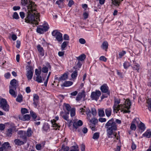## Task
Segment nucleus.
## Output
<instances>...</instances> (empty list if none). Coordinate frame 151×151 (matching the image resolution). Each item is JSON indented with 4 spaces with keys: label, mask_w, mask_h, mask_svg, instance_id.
I'll use <instances>...</instances> for the list:
<instances>
[{
    "label": "nucleus",
    "mask_w": 151,
    "mask_h": 151,
    "mask_svg": "<svg viewBox=\"0 0 151 151\" xmlns=\"http://www.w3.org/2000/svg\"><path fill=\"white\" fill-rule=\"evenodd\" d=\"M39 99V97L37 94H34L33 95V101H38Z\"/></svg>",
    "instance_id": "nucleus-50"
},
{
    "label": "nucleus",
    "mask_w": 151,
    "mask_h": 151,
    "mask_svg": "<svg viewBox=\"0 0 151 151\" xmlns=\"http://www.w3.org/2000/svg\"><path fill=\"white\" fill-rule=\"evenodd\" d=\"M123 0H112V3L115 6L118 7Z\"/></svg>",
    "instance_id": "nucleus-24"
},
{
    "label": "nucleus",
    "mask_w": 151,
    "mask_h": 151,
    "mask_svg": "<svg viewBox=\"0 0 151 151\" xmlns=\"http://www.w3.org/2000/svg\"><path fill=\"white\" fill-rule=\"evenodd\" d=\"M86 114L88 117H90L91 116V113L89 109L87 110L86 111Z\"/></svg>",
    "instance_id": "nucleus-57"
},
{
    "label": "nucleus",
    "mask_w": 151,
    "mask_h": 151,
    "mask_svg": "<svg viewBox=\"0 0 151 151\" xmlns=\"http://www.w3.org/2000/svg\"><path fill=\"white\" fill-rule=\"evenodd\" d=\"M41 73V70H39L37 69L35 70V74L37 76H40Z\"/></svg>",
    "instance_id": "nucleus-56"
},
{
    "label": "nucleus",
    "mask_w": 151,
    "mask_h": 151,
    "mask_svg": "<svg viewBox=\"0 0 151 151\" xmlns=\"http://www.w3.org/2000/svg\"><path fill=\"white\" fill-rule=\"evenodd\" d=\"M133 62L134 65L133 66H132V68L134 70H136L137 72H139V64L136 63L134 60H133Z\"/></svg>",
    "instance_id": "nucleus-22"
},
{
    "label": "nucleus",
    "mask_w": 151,
    "mask_h": 151,
    "mask_svg": "<svg viewBox=\"0 0 151 151\" xmlns=\"http://www.w3.org/2000/svg\"><path fill=\"white\" fill-rule=\"evenodd\" d=\"M91 114L93 116H95L96 114V109L94 108H92L91 109Z\"/></svg>",
    "instance_id": "nucleus-60"
},
{
    "label": "nucleus",
    "mask_w": 151,
    "mask_h": 151,
    "mask_svg": "<svg viewBox=\"0 0 151 151\" xmlns=\"http://www.w3.org/2000/svg\"><path fill=\"white\" fill-rule=\"evenodd\" d=\"M14 142L16 145L19 146L23 145L26 143V142L21 140L18 139H15L14 140Z\"/></svg>",
    "instance_id": "nucleus-18"
},
{
    "label": "nucleus",
    "mask_w": 151,
    "mask_h": 151,
    "mask_svg": "<svg viewBox=\"0 0 151 151\" xmlns=\"http://www.w3.org/2000/svg\"><path fill=\"white\" fill-rule=\"evenodd\" d=\"M126 53V51L122 50L119 53V58H121Z\"/></svg>",
    "instance_id": "nucleus-47"
},
{
    "label": "nucleus",
    "mask_w": 151,
    "mask_h": 151,
    "mask_svg": "<svg viewBox=\"0 0 151 151\" xmlns=\"http://www.w3.org/2000/svg\"><path fill=\"white\" fill-rule=\"evenodd\" d=\"M63 39L64 40H69V38L68 35L66 34L64 35Z\"/></svg>",
    "instance_id": "nucleus-63"
},
{
    "label": "nucleus",
    "mask_w": 151,
    "mask_h": 151,
    "mask_svg": "<svg viewBox=\"0 0 151 151\" xmlns=\"http://www.w3.org/2000/svg\"><path fill=\"white\" fill-rule=\"evenodd\" d=\"M137 127L139 131L141 132L144 131L146 128L145 124L141 122L137 124Z\"/></svg>",
    "instance_id": "nucleus-16"
},
{
    "label": "nucleus",
    "mask_w": 151,
    "mask_h": 151,
    "mask_svg": "<svg viewBox=\"0 0 151 151\" xmlns=\"http://www.w3.org/2000/svg\"><path fill=\"white\" fill-rule=\"evenodd\" d=\"M16 101L17 102H21L22 101V95H19L16 99Z\"/></svg>",
    "instance_id": "nucleus-46"
},
{
    "label": "nucleus",
    "mask_w": 151,
    "mask_h": 151,
    "mask_svg": "<svg viewBox=\"0 0 151 151\" xmlns=\"http://www.w3.org/2000/svg\"><path fill=\"white\" fill-rule=\"evenodd\" d=\"M5 128V123L4 124H0V130H3Z\"/></svg>",
    "instance_id": "nucleus-58"
},
{
    "label": "nucleus",
    "mask_w": 151,
    "mask_h": 151,
    "mask_svg": "<svg viewBox=\"0 0 151 151\" xmlns=\"http://www.w3.org/2000/svg\"><path fill=\"white\" fill-rule=\"evenodd\" d=\"M79 42L81 44H84L86 43L85 40L83 38H80L79 40Z\"/></svg>",
    "instance_id": "nucleus-59"
},
{
    "label": "nucleus",
    "mask_w": 151,
    "mask_h": 151,
    "mask_svg": "<svg viewBox=\"0 0 151 151\" xmlns=\"http://www.w3.org/2000/svg\"><path fill=\"white\" fill-rule=\"evenodd\" d=\"M83 124V122L80 120L77 121H74L73 123V126L76 129H77L79 127L82 125Z\"/></svg>",
    "instance_id": "nucleus-17"
},
{
    "label": "nucleus",
    "mask_w": 151,
    "mask_h": 151,
    "mask_svg": "<svg viewBox=\"0 0 151 151\" xmlns=\"http://www.w3.org/2000/svg\"><path fill=\"white\" fill-rule=\"evenodd\" d=\"M61 116L65 120L68 121V117L69 116H67L64 114V113L62 111L60 113Z\"/></svg>",
    "instance_id": "nucleus-40"
},
{
    "label": "nucleus",
    "mask_w": 151,
    "mask_h": 151,
    "mask_svg": "<svg viewBox=\"0 0 151 151\" xmlns=\"http://www.w3.org/2000/svg\"><path fill=\"white\" fill-rule=\"evenodd\" d=\"M99 59L100 60L103 61L104 62L106 61L107 60V58L104 56H101L99 58Z\"/></svg>",
    "instance_id": "nucleus-62"
},
{
    "label": "nucleus",
    "mask_w": 151,
    "mask_h": 151,
    "mask_svg": "<svg viewBox=\"0 0 151 151\" xmlns=\"http://www.w3.org/2000/svg\"><path fill=\"white\" fill-rule=\"evenodd\" d=\"M12 17L14 19H18L19 18V15L17 12H14V13Z\"/></svg>",
    "instance_id": "nucleus-53"
},
{
    "label": "nucleus",
    "mask_w": 151,
    "mask_h": 151,
    "mask_svg": "<svg viewBox=\"0 0 151 151\" xmlns=\"http://www.w3.org/2000/svg\"><path fill=\"white\" fill-rule=\"evenodd\" d=\"M125 105L123 104H120V105H117L116 106V108L115 109H113L114 112H116V113L119 111V110H121V112H123V113H129L130 112V110H127L126 109H125Z\"/></svg>",
    "instance_id": "nucleus-6"
},
{
    "label": "nucleus",
    "mask_w": 151,
    "mask_h": 151,
    "mask_svg": "<svg viewBox=\"0 0 151 151\" xmlns=\"http://www.w3.org/2000/svg\"><path fill=\"white\" fill-rule=\"evenodd\" d=\"M106 115L108 117H109L111 114L112 110L111 108H108L105 110Z\"/></svg>",
    "instance_id": "nucleus-33"
},
{
    "label": "nucleus",
    "mask_w": 151,
    "mask_h": 151,
    "mask_svg": "<svg viewBox=\"0 0 151 151\" xmlns=\"http://www.w3.org/2000/svg\"><path fill=\"white\" fill-rule=\"evenodd\" d=\"M68 43V41H64L62 43L61 45V49L62 51L65 49V48L67 47Z\"/></svg>",
    "instance_id": "nucleus-35"
},
{
    "label": "nucleus",
    "mask_w": 151,
    "mask_h": 151,
    "mask_svg": "<svg viewBox=\"0 0 151 151\" xmlns=\"http://www.w3.org/2000/svg\"><path fill=\"white\" fill-rule=\"evenodd\" d=\"M21 4L24 6H26L27 9L32 8L35 7H37L34 2L29 0H21Z\"/></svg>",
    "instance_id": "nucleus-3"
},
{
    "label": "nucleus",
    "mask_w": 151,
    "mask_h": 151,
    "mask_svg": "<svg viewBox=\"0 0 151 151\" xmlns=\"http://www.w3.org/2000/svg\"><path fill=\"white\" fill-rule=\"evenodd\" d=\"M99 133H95L93 137V138L94 139H98L99 137Z\"/></svg>",
    "instance_id": "nucleus-49"
},
{
    "label": "nucleus",
    "mask_w": 151,
    "mask_h": 151,
    "mask_svg": "<svg viewBox=\"0 0 151 151\" xmlns=\"http://www.w3.org/2000/svg\"><path fill=\"white\" fill-rule=\"evenodd\" d=\"M69 147L68 146H65L64 144H63L62 146V149L63 151H68L69 150Z\"/></svg>",
    "instance_id": "nucleus-48"
},
{
    "label": "nucleus",
    "mask_w": 151,
    "mask_h": 151,
    "mask_svg": "<svg viewBox=\"0 0 151 151\" xmlns=\"http://www.w3.org/2000/svg\"><path fill=\"white\" fill-rule=\"evenodd\" d=\"M42 71L44 73H47L48 71V68L45 66H44L42 68Z\"/></svg>",
    "instance_id": "nucleus-55"
},
{
    "label": "nucleus",
    "mask_w": 151,
    "mask_h": 151,
    "mask_svg": "<svg viewBox=\"0 0 151 151\" xmlns=\"http://www.w3.org/2000/svg\"><path fill=\"white\" fill-rule=\"evenodd\" d=\"M83 17L84 19H87L88 16V13L86 12H85L83 13Z\"/></svg>",
    "instance_id": "nucleus-64"
},
{
    "label": "nucleus",
    "mask_w": 151,
    "mask_h": 151,
    "mask_svg": "<svg viewBox=\"0 0 151 151\" xmlns=\"http://www.w3.org/2000/svg\"><path fill=\"white\" fill-rule=\"evenodd\" d=\"M100 90L102 93H106V94L109 95L110 94L109 88L106 84H104L100 87Z\"/></svg>",
    "instance_id": "nucleus-12"
},
{
    "label": "nucleus",
    "mask_w": 151,
    "mask_h": 151,
    "mask_svg": "<svg viewBox=\"0 0 151 151\" xmlns=\"http://www.w3.org/2000/svg\"><path fill=\"white\" fill-rule=\"evenodd\" d=\"M49 27L47 25L40 26L37 27V32L40 34H42L47 31Z\"/></svg>",
    "instance_id": "nucleus-11"
},
{
    "label": "nucleus",
    "mask_w": 151,
    "mask_h": 151,
    "mask_svg": "<svg viewBox=\"0 0 151 151\" xmlns=\"http://www.w3.org/2000/svg\"><path fill=\"white\" fill-rule=\"evenodd\" d=\"M73 84V82L72 81H65L64 82L63 84L61 85V86L62 87L63 86L68 87L71 86Z\"/></svg>",
    "instance_id": "nucleus-25"
},
{
    "label": "nucleus",
    "mask_w": 151,
    "mask_h": 151,
    "mask_svg": "<svg viewBox=\"0 0 151 151\" xmlns=\"http://www.w3.org/2000/svg\"><path fill=\"white\" fill-rule=\"evenodd\" d=\"M139 120L138 119H134L131 124L130 129L133 131H135L136 129V124L137 125L139 123Z\"/></svg>",
    "instance_id": "nucleus-15"
},
{
    "label": "nucleus",
    "mask_w": 151,
    "mask_h": 151,
    "mask_svg": "<svg viewBox=\"0 0 151 151\" xmlns=\"http://www.w3.org/2000/svg\"><path fill=\"white\" fill-rule=\"evenodd\" d=\"M40 13L37 11V7L28 8L26 13L25 22L35 25H38L40 21Z\"/></svg>",
    "instance_id": "nucleus-1"
},
{
    "label": "nucleus",
    "mask_w": 151,
    "mask_h": 151,
    "mask_svg": "<svg viewBox=\"0 0 151 151\" xmlns=\"http://www.w3.org/2000/svg\"><path fill=\"white\" fill-rule=\"evenodd\" d=\"M78 71L77 70H75L72 73L71 75V77L73 79L75 78L78 75Z\"/></svg>",
    "instance_id": "nucleus-44"
},
{
    "label": "nucleus",
    "mask_w": 151,
    "mask_h": 151,
    "mask_svg": "<svg viewBox=\"0 0 151 151\" xmlns=\"http://www.w3.org/2000/svg\"><path fill=\"white\" fill-rule=\"evenodd\" d=\"M108 44L107 41H104L102 43V47L103 49L106 50L108 48Z\"/></svg>",
    "instance_id": "nucleus-41"
},
{
    "label": "nucleus",
    "mask_w": 151,
    "mask_h": 151,
    "mask_svg": "<svg viewBox=\"0 0 151 151\" xmlns=\"http://www.w3.org/2000/svg\"><path fill=\"white\" fill-rule=\"evenodd\" d=\"M26 76L28 80H31L33 77V69L31 65L28 66L27 69Z\"/></svg>",
    "instance_id": "nucleus-7"
},
{
    "label": "nucleus",
    "mask_w": 151,
    "mask_h": 151,
    "mask_svg": "<svg viewBox=\"0 0 151 151\" xmlns=\"http://www.w3.org/2000/svg\"><path fill=\"white\" fill-rule=\"evenodd\" d=\"M30 114L34 121H36V119L37 117L36 113L32 110L30 111Z\"/></svg>",
    "instance_id": "nucleus-34"
},
{
    "label": "nucleus",
    "mask_w": 151,
    "mask_h": 151,
    "mask_svg": "<svg viewBox=\"0 0 151 151\" xmlns=\"http://www.w3.org/2000/svg\"><path fill=\"white\" fill-rule=\"evenodd\" d=\"M0 107L5 111H8L9 106L6 100L4 98L1 99L0 101Z\"/></svg>",
    "instance_id": "nucleus-4"
},
{
    "label": "nucleus",
    "mask_w": 151,
    "mask_h": 151,
    "mask_svg": "<svg viewBox=\"0 0 151 151\" xmlns=\"http://www.w3.org/2000/svg\"><path fill=\"white\" fill-rule=\"evenodd\" d=\"M64 104L67 111H70V110L71 107L69 104L65 103Z\"/></svg>",
    "instance_id": "nucleus-51"
},
{
    "label": "nucleus",
    "mask_w": 151,
    "mask_h": 151,
    "mask_svg": "<svg viewBox=\"0 0 151 151\" xmlns=\"http://www.w3.org/2000/svg\"><path fill=\"white\" fill-rule=\"evenodd\" d=\"M54 122H53L52 120H51V123L52 125L53 129L55 130H57L58 129L59 130L60 127V126L58 125L56 123H55L56 121L54 120Z\"/></svg>",
    "instance_id": "nucleus-29"
},
{
    "label": "nucleus",
    "mask_w": 151,
    "mask_h": 151,
    "mask_svg": "<svg viewBox=\"0 0 151 151\" xmlns=\"http://www.w3.org/2000/svg\"><path fill=\"white\" fill-rule=\"evenodd\" d=\"M50 125L47 123H44L42 127L43 130L45 132H47L50 129Z\"/></svg>",
    "instance_id": "nucleus-27"
},
{
    "label": "nucleus",
    "mask_w": 151,
    "mask_h": 151,
    "mask_svg": "<svg viewBox=\"0 0 151 151\" xmlns=\"http://www.w3.org/2000/svg\"><path fill=\"white\" fill-rule=\"evenodd\" d=\"M85 96V95L84 94V93L83 92L81 93L80 94H78L77 95L76 97V100L77 101H79L81 100L83 96Z\"/></svg>",
    "instance_id": "nucleus-36"
},
{
    "label": "nucleus",
    "mask_w": 151,
    "mask_h": 151,
    "mask_svg": "<svg viewBox=\"0 0 151 151\" xmlns=\"http://www.w3.org/2000/svg\"><path fill=\"white\" fill-rule=\"evenodd\" d=\"M147 106L149 110L151 111V98L148 99L147 100Z\"/></svg>",
    "instance_id": "nucleus-38"
},
{
    "label": "nucleus",
    "mask_w": 151,
    "mask_h": 151,
    "mask_svg": "<svg viewBox=\"0 0 151 151\" xmlns=\"http://www.w3.org/2000/svg\"><path fill=\"white\" fill-rule=\"evenodd\" d=\"M6 128H7L8 132H16V127L14 124L12 123H5Z\"/></svg>",
    "instance_id": "nucleus-8"
},
{
    "label": "nucleus",
    "mask_w": 151,
    "mask_h": 151,
    "mask_svg": "<svg viewBox=\"0 0 151 151\" xmlns=\"http://www.w3.org/2000/svg\"><path fill=\"white\" fill-rule=\"evenodd\" d=\"M96 124H90L89 127L92 131H96L97 129L96 128Z\"/></svg>",
    "instance_id": "nucleus-42"
},
{
    "label": "nucleus",
    "mask_w": 151,
    "mask_h": 151,
    "mask_svg": "<svg viewBox=\"0 0 151 151\" xmlns=\"http://www.w3.org/2000/svg\"><path fill=\"white\" fill-rule=\"evenodd\" d=\"M37 48L38 51L40 53V55L41 56H43L44 55V51L43 48L40 45H38L37 46Z\"/></svg>",
    "instance_id": "nucleus-21"
},
{
    "label": "nucleus",
    "mask_w": 151,
    "mask_h": 151,
    "mask_svg": "<svg viewBox=\"0 0 151 151\" xmlns=\"http://www.w3.org/2000/svg\"><path fill=\"white\" fill-rule=\"evenodd\" d=\"M76 58L78 61H82L86 58V56L84 54H83Z\"/></svg>",
    "instance_id": "nucleus-31"
},
{
    "label": "nucleus",
    "mask_w": 151,
    "mask_h": 151,
    "mask_svg": "<svg viewBox=\"0 0 151 151\" xmlns=\"http://www.w3.org/2000/svg\"><path fill=\"white\" fill-rule=\"evenodd\" d=\"M101 94V92L99 90H96L95 92H92L91 94V97L92 100L97 101Z\"/></svg>",
    "instance_id": "nucleus-10"
},
{
    "label": "nucleus",
    "mask_w": 151,
    "mask_h": 151,
    "mask_svg": "<svg viewBox=\"0 0 151 151\" xmlns=\"http://www.w3.org/2000/svg\"><path fill=\"white\" fill-rule=\"evenodd\" d=\"M120 99L117 98H115L114 99V103L113 107V109L114 110L115 108H116V106L117 105H119V104L120 103Z\"/></svg>",
    "instance_id": "nucleus-32"
},
{
    "label": "nucleus",
    "mask_w": 151,
    "mask_h": 151,
    "mask_svg": "<svg viewBox=\"0 0 151 151\" xmlns=\"http://www.w3.org/2000/svg\"><path fill=\"white\" fill-rule=\"evenodd\" d=\"M142 137H145L149 138L151 137V133H144L143 134Z\"/></svg>",
    "instance_id": "nucleus-52"
},
{
    "label": "nucleus",
    "mask_w": 151,
    "mask_h": 151,
    "mask_svg": "<svg viewBox=\"0 0 151 151\" xmlns=\"http://www.w3.org/2000/svg\"><path fill=\"white\" fill-rule=\"evenodd\" d=\"M125 104H123V105H124L125 109H127V110H129V109H130L131 104V101L129 99H127L125 101Z\"/></svg>",
    "instance_id": "nucleus-20"
},
{
    "label": "nucleus",
    "mask_w": 151,
    "mask_h": 151,
    "mask_svg": "<svg viewBox=\"0 0 151 151\" xmlns=\"http://www.w3.org/2000/svg\"><path fill=\"white\" fill-rule=\"evenodd\" d=\"M34 80L37 82L38 83H41L42 82V78L41 76H37L35 77V76L33 77Z\"/></svg>",
    "instance_id": "nucleus-30"
},
{
    "label": "nucleus",
    "mask_w": 151,
    "mask_h": 151,
    "mask_svg": "<svg viewBox=\"0 0 151 151\" xmlns=\"http://www.w3.org/2000/svg\"><path fill=\"white\" fill-rule=\"evenodd\" d=\"M74 4V2L73 0H70L68 2V6L69 7H71Z\"/></svg>",
    "instance_id": "nucleus-61"
},
{
    "label": "nucleus",
    "mask_w": 151,
    "mask_h": 151,
    "mask_svg": "<svg viewBox=\"0 0 151 151\" xmlns=\"http://www.w3.org/2000/svg\"><path fill=\"white\" fill-rule=\"evenodd\" d=\"M123 66L124 68L125 69H127L129 67L131 66V64L128 61H125L123 63Z\"/></svg>",
    "instance_id": "nucleus-39"
},
{
    "label": "nucleus",
    "mask_w": 151,
    "mask_h": 151,
    "mask_svg": "<svg viewBox=\"0 0 151 151\" xmlns=\"http://www.w3.org/2000/svg\"><path fill=\"white\" fill-rule=\"evenodd\" d=\"M2 147L4 150H6L7 149H11V147L9 143L8 142H5L2 145Z\"/></svg>",
    "instance_id": "nucleus-23"
},
{
    "label": "nucleus",
    "mask_w": 151,
    "mask_h": 151,
    "mask_svg": "<svg viewBox=\"0 0 151 151\" xmlns=\"http://www.w3.org/2000/svg\"><path fill=\"white\" fill-rule=\"evenodd\" d=\"M98 122V119L95 118H92L90 121V124H96Z\"/></svg>",
    "instance_id": "nucleus-43"
},
{
    "label": "nucleus",
    "mask_w": 151,
    "mask_h": 151,
    "mask_svg": "<svg viewBox=\"0 0 151 151\" xmlns=\"http://www.w3.org/2000/svg\"><path fill=\"white\" fill-rule=\"evenodd\" d=\"M105 127L107 129L108 132H113L117 129L116 123L114 121L113 118L109 120L105 124Z\"/></svg>",
    "instance_id": "nucleus-2"
},
{
    "label": "nucleus",
    "mask_w": 151,
    "mask_h": 151,
    "mask_svg": "<svg viewBox=\"0 0 151 151\" xmlns=\"http://www.w3.org/2000/svg\"><path fill=\"white\" fill-rule=\"evenodd\" d=\"M99 116L102 117L105 116L104 112L103 109H99Z\"/></svg>",
    "instance_id": "nucleus-45"
},
{
    "label": "nucleus",
    "mask_w": 151,
    "mask_h": 151,
    "mask_svg": "<svg viewBox=\"0 0 151 151\" xmlns=\"http://www.w3.org/2000/svg\"><path fill=\"white\" fill-rule=\"evenodd\" d=\"M68 75L66 73H64L59 78V81H64L68 78Z\"/></svg>",
    "instance_id": "nucleus-28"
},
{
    "label": "nucleus",
    "mask_w": 151,
    "mask_h": 151,
    "mask_svg": "<svg viewBox=\"0 0 151 151\" xmlns=\"http://www.w3.org/2000/svg\"><path fill=\"white\" fill-rule=\"evenodd\" d=\"M52 35L55 37V38L58 42L63 41V35L57 30H53L52 32Z\"/></svg>",
    "instance_id": "nucleus-5"
},
{
    "label": "nucleus",
    "mask_w": 151,
    "mask_h": 151,
    "mask_svg": "<svg viewBox=\"0 0 151 151\" xmlns=\"http://www.w3.org/2000/svg\"><path fill=\"white\" fill-rule=\"evenodd\" d=\"M18 86V82L15 79H14L10 81L9 88H14L15 90H16V89Z\"/></svg>",
    "instance_id": "nucleus-14"
},
{
    "label": "nucleus",
    "mask_w": 151,
    "mask_h": 151,
    "mask_svg": "<svg viewBox=\"0 0 151 151\" xmlns=\"http://www.w3.org/2000/svg\"><path fill=\"white\" fill-rule=\"evenodd\" d=\"M19 118L20 119L23 121L29 120L30 118L29 114H25L23 116H19Z\"/></svg>",
    "instance_id": "nucleus-19"
},
{
    "label": "nucleus",
    "mask_w": 151,
    "mask_h": 151,
    "mask_svg": "<svg viewBox=\"0 0 151 151\" xmlns=\"http://www.w3.org/2000/svg\"><path fill=\"white\" fill-rule=\"evenodd\" d=\"M21 112L22 114H24L28 113V110L25 108H23L21 109Z\"/></svg>",
    "instance_id": "nucleus-54"
},
{
    "label": "nucleus",
    "mask_w": 151,
    "mask_h": 151,
    "mask_svg": "<svg viewBox=\"0 0 151 151\" xmlns=\"http://www.w3.org/2000/svg\"><path fill=\"white\" fill-rule=\"evenodd\" d=\"M18 134L26 143L27 140V137H30L32 135V133H18Z\"/></svg>",
    "instance_id": "nucleus-9"
},
{
    "label": "nucleus",
    "mask_w": 151,
    "mask_h": 151,
    "mask_svg": "<svg viewBox=\"0 0 151 151\" xmlns=\"http://www.w3.org/2000/svg\"><path fill=\"white\" fill-rule=\"evenodd\" d=\"M71 149L70 151H79V147L77 145L71 147Z\"/></svg>",
    "instance_id": "nucleus-37"
},
{
    "label": "nucleus",
    "mask_w": 151,
    "mask_h": 151,
    "mask_svg": "<svg viewBox=\"0 0 151 151\" xmlns=\"http://www.w3.org/2000/svg\"><path fill=\"white\" fill-rule=\"evenodd\" d=\"M119 133H107V136L108 138H113L116 139L117 140H119L120 142Z\"/></svg>",
    "instance_id": "nucleus-13"
},
{
    "label": "nucleus",
    "mask_w": 151,
    "mask_h": 151,
    "mask_svg": "<svg viewBox=\"0 0 151 151\" xmlns=\"http://www.w3.org/2000/svg\"><path fill=\"white\" fill-rule=\"evenodd\" d=\"M9 93L13 96L15 98L17 96V93L15 92V91L14 88H9Z\"/></svg>",
    "instance_id": "nucleus-26"
}]
</instances>
